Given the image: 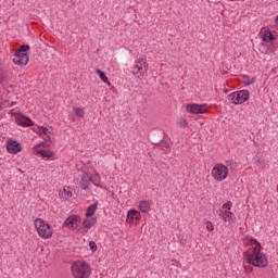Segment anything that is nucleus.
<instances>
[{
    "label": "nucleus",
    "instance_id": "1",
    "mask_svg": "<svg viewBox=\"0 0 278 278\" xmlns=\"http://www.w3.org/2000/svg\"><path fill=\"white\" fill-rule=\"evenodd\" d=\"M249 242L250 244H255V247L244 252L247 262L256 268H266L268 266V260L264 253H261L262 245L254 238H250Z\"/></svg>",
    "mask_w": 278,
    "mask_h": 278
},
{
    "label": "nucleus",
    "instance_id": "2",
    "mask_svg": "<svg viewBox=\"0 0 278 278\" xmlns=\"http://www.w3.org/2000/svg\"><path fill=\"white\" fill-rule=\"evenodd\" d=\"M71 270L75 278H90V275H92L90 265L84 261H76L72 263Z\"/></svg>",
    "mask_w": 278,
    "mask_h": 278
},
{
    "label": "nucleus",
    "instance_id": "3",
    "mask_svg": "<svg viewBox=\"0 0 278 278\" xmlns=\"http://www.w3.org/2000/svg\"><path fill=\"white\" fill-rule=\"evenodd\" d=\"M147 73H149V63L144 58H139L135 61L132 65V75L137 79H144L147 77Z\"/></svg>",
    "mask_w": 278,
    "mask_h": 278
},
{
    "label": "nucleus",
    "instance_id": "4",
    "mask_svg": "<svg viewBox=\"0 0 278 278\" xmlns=\"http://www.w3.org/2000/svg\"><path fill=\"white\" fill-rule=\"evenodd\" d=\"M35 228L37 230V233L40 238H43V240H49L53 236V228L45 219L42 218H36L34 222Z\"/></svg>",
    "mask_w": 278,
    "mask_h": 278
},
{
    "label": "nucleus",
    "instance_id": "5",
    "mask_svg": "<svg viewBox=\"0 0 278 278\" xmlns=\"http://www.w3.org/2000/svg\"><path fill=\"white\" fill-rule=\"evenodd\" d=\"M249 97H251V93H249V90H240L232 92L228 96L229 101L233 103V105H240L244 103L245 101H249Z\"/></svg>",
    "mask_w": 278,
    "mask_h": 278
},
{
    "label": "nucleus",
    "instance_id": "6",
    "mask_svg": "<svg viewBox=\"0 0 278 278\" xmlns=\"http://www.w3.org/2000/svg\"><path fill=\"white\" fill-rule=\"evenodd\" d=\"M227 175H229V168L220 163L216 164L212 170V176L215 181H225Z\"/></svg>",
    "mask_w": 278,
    "mask_h": 278
},
{
    "label": "nucleus",
    "instance_id": "7",
    "mask_svg": "<svg viewBox=\"0 0 278 278\" xmlns=\"http://www.w3.org/2000/svg\"><path fill=\"white\" fill-rule=\"evenodd\" d=\"M186 110L190 114H205V112H207V105L206 104H187Z\"/></svg>",
    "mask_w": 278,
    "mask_h": 278
},
{
    "label": "nucleus",
    "instance_id": "8",
    "mask_svg": "<svg viewBox=\"0 0 278 278\" xmlns=\"http://www.w3.org/2000/svg\"><path fill=\"white\" fill-rule=\"evenodd\" d=\"M79 223H81V218L79 216L72 215L65 219L63 227L75 230L79 227Z\"/></svg>",
    "mask_w": 278,
    "mask_h": 278
},
{
    "label": "nucleus",
    "instance_id": "9",
    "mask_svg": "<svg viewBox=\"0 0 278 278\" xmlns=\"http://www.w3.org/2000/svg\"><path fill=\"white\" fill-rule=\"evenodd\" d=\"M15 121L17 125H21L22 127H31L34 125V122L31 119L21 113H14Z\"/></svg>",
    "mask_w": 278,
    "mask_h": 278
},
{
    "label": "nucleus",
    "instance_id": "10",
    "mask_svg": "<svg viewBox=\"0 0 278 278\" xmlns=\"http://www.w3.org/2000/svg\"><path fill=\"white\" fill-rule=\"evenodd\" d=\"M7 151H9V153H12L13 155H16V153H21V143H18V141L16 140H9L7 142Z\"/></svg>",
    "mask_w": 278,
    "mask_h": 278
},
{
    "label": "nucleus",
    "instance_id": "11",
    "mask_svg": "<svg viewBox=\"0 0 278 278\" xmlns=\"http://www.w3.org/2000/svg\"><path fill=\"white\" fill-rule=\"evenodd\" d=\"M90 184H92V177L89 176L88 173H84L79 181V188H81V190H88Z\"/></svg>",
    "mask_w": 278,
    "mask_h": 278
},
{
    "label": "nucleus",
    "instance_id": "12",
    "mask_svg": "<svg viewBox=\"0 0 278 278\" xmlns=\"http://www.w3.org/2000/svg\"><path fill=\"white\" fill-rule=\"evenodd\" d=\"M12 79V73L0 67V86H5Z\"/></svg>",
    "mask_w": 278,
    "mask_h": 278
},
{
    "label": "nucleus",
    "instance_id": "13",
    "mask_svg": "<svg viewBox=\"0 0 278 278\" xmlns=\"http://www.w3.org/2000/svg\"><path fill=\"white\" fill-rule=\"evenodd\" d=\"M13 62L17 66H27V64L29 63V55L14 56Z\"/></svg>",
    "mask_w": 278,
    "mask_h": 278
},
{
    "label": "nucleus",
    "instance_id": "14",
    "mask_svg": "<svg viewBox=\"0 0 278 278\" xmlns=\"http://www.w3.org/2000/svg\"><path fill=\"white\" fill-rule=\"evenodd\" d=\"M135 220H140V212L130 210L127 214V223L131 225L135 223Z\"/></svg>",
    "mask_w": 278,
    "mask_h": 278
},
{
    "label": "nucleus",
    "instance_id": "15",
    "mask_svg": "<svg viewBox=\"0 0 278 278\" xmlns=\"http://www.w3.org/2000/svg\"><path fill=\"white\" fill-rule=\"evenodd\" d=\"M153 202L151 200H143L139 203V210L140 212H142L143 214H147L148 212L151 211V204Z\"/></svg>",
    "mask_w": 278,
    "mask_h": 278
},
{
    "label": "nucleus",
    "instance_id": "16",
    "mask_svg": "<svg viewBox=\"0 0 278 278\" xmlns=\"http://www.w3.org/2000/svg\"><path fill=\"white\" fill-rule=\"evenodd\" d=\"M219 216L223 217L224 223H232L233 222V213H231V211H220Z\"/></svg>",
    "mask_w": 278,
    "mask_h": 278
},
{
    "label": "nucleus",
    "instance_id": "17",
    "mask_svg": "<svg viewBox=\"0 0 278 278\" xmlns=\"http://www.w3.org/2000/svg\"><path fill=\"white\" fill-rule=\"evenodd\" d=\"M38 154L47 160H53L55 157V153L51 150H39Z\"/></svg>",
    "mask_w": 278,
    "mask_h": 278
},
{
    "label": "nucleus",
    "instance_id": "18",
    "mask_svg": "<svg viewBox=\"0 0 278 278\" xmlns=\"http://www.w3.org/2000/svg\"><path fill=\"white\" fill-rule=\"evenodd\" d=\"M59 194L61 199H71V197H73V191H71V187H64Z\"/></svg>",
    "mask_w": 278,
    "mask_h": 278
},
{
    "label": "nucleus",
    "instance_id": "19",
    "mask_svg": "<svg viewBox=\"0 0 278 278\" xmlns=\"http://www.w3.org/2000/svg\"><path fill=\"white\" fill-rule=\"evenodd\" d=\"M96 73L100 77L101 81H103V84H108V86H112V83L108 80V76L103 73V71H101L100 68H96Z\"/></svg>",
    "mask_w": 278,
    "mask_h": 278
},
{
    "label": "nucleus",
    "instance_id": "20",
    "mask_svg": "<svg viewBox=\"0 0 278 278\" xmlns=\"http://www.w3.org/2000/svg\"><path fill=\"white\" fill-rule=\"evenodd\" d=\"M97 205H98V203L96 202V203L91 204L90 206H88L87 212H86V216L88 218H90V216L94 215V213L97 212Z\"/></svg>",
    "mask_w": 278,
    "mask_h": 278
},
{
    "label": "nucleus",
    "instance_id": "21",
    "mask_svg": "<svg viewBox=\"0 0 278 278\" xmlns=\"http://www.w3.org/2000/svg\"><path fill=\"white\" fill-rule=\"evenodd\" d=\"M262 33H264V35H263V41L264 42H270V40H273V33L266 31V28H263Z\"/></svg>",
    "mask_w": 278,
    "mask_h": 278
},
{
    "label": "nucleus",
    "instance_id": "22",
    "mask_svg": "<svg viewBox=\"0 0 278 278\" xmlns=\"http://www.w3.org/2000/svg\"><path fill=\"white\" fill-rule=\"evenodd\" d=\"M39 132L41 136H46V138L51 142V130H49V128L41 127Z\"/></svg>",
    "mask_w": 278,
    "mask_h": 278
},
{
    "label": "nucleus",
    "instance_id": "23",
    "mask_svg": "<svg viewBox=\"0 0 278 278\" xmlns=\"http://www.w3.org/2000/svg\"><path fill=\"white\" fill-rule=\"evenodd\" d=\"M94 223H97V220H94V218H90V219H85L83 222V227H85V229H90Z\"/></svg>",
    "mask_w": 278,
    "mask_h": 278
},
{
    "label": "nucleus",
    "instance_id": "24",
    "mask_svg": "<svg viewBox=\"0 0 278 278\" xmlns=\"http://www.w3.org/2000/svg\"><path fill=\"white\" fill-rule=\"evenodd\" d=\"M177 127H180V129H184L188 127V122L184 118H179L177 122Z\"/></svg>",
    "mask_w": 278,
    "mask_h": 278
},
{
    "label": "nucleus",
    "instance_id": "25",
    "mask_svg": "<svg viewBox=\"0 0 278 278\" xmlns=\"http://www.w3.org/2000/svg\"><path fill=\"white\" fill-rule=\"evenodd\" d=\"M74 110H75L76 116H78V118H84V116L86 115V112L81 108H76Z\"/></svg>",
    "mask_w": 278,
    "mask_h": 278
},
{
    "label": "nucleus",
    "instance_id": "26",
    "mask_svg": "<svg viewBox=\"0 0 278 278\" xmlns=\"http://www.w3.org/2000/svg\"><path fill=\"white\" fill-rule=\"evenodd\" d=\"M17 51H20V53L21 52L22 53H27V51H29V46L23 45V46L20 47V49Z\"/></svg>",
    "mask_w": 278,
    "mask_h": 278
},
{
    "label": "nucleus",
    "instance_id": "27",
    "mask_svg": "<svg viewBox=\"0 0 278 278\" xmlns=\"http://www.w3.org/2000/svg\"><path fill=\"white\" fill-rule=\"evenodd\" d=\"M256 166H260L261 168H266L267 164L265 160H258L256 161Z\"/></svg>",
    "mask_w": 278,
    "mask_h": 278
},
{
    "label": "nucleus",
    "instance_id": "28",
    "mask_svg": "<svg viewBox=\"0 0 278 278\" xmlns=\"http://www.w3.org/2000/svg\"><path fill=\"white\" fill-rule=\"evenodd\" d=\"M232 205L233 204L231 203V201H228L227 203L223 204V210H226V212H229Z\"/></svg>",
    "mask_w": 278,
    "mask_h": 278
},
{
    "label": "nucleus",
    "instance_id": "29",
    "mask_svg": "<svg viewBox=\"0 0 278 278\" xmlns=\"http://www.w3.org/2000/svg\"><path fill=\"white\" fill-rule=\"evenodd\" d=\"M206 229L207 231H214V224H212V222H206Z\"/></svg>",
    "mask_w": 278,
    "mask_h": 278
},
{
    "label": "nucleus",
    "instance_id": "30",
    "mask_svg": "<svg viewBox=\"0 0 278 278\" xmlns=\"http://www.w3.org/2000/svg\"><path fill=\"white\" fill-rule=\"evenodd\" d=\"M89 248L91 249V251H97V243L94 241H90Z\"/></svg>",
    "mask_w": 278,
    "mask_h": 278
},
{
    "label": "nucleus",
    "instance_id": "31",
    "mask_svg": "<svg viewBox=\"0 0 278 278\" xmlns=\"http://www.w3.org/2000/svg\"><path fill=\"white\" fill-rule=\"evenodd\" d=\"M23 55H27L26 52H21L20 50H16L15 58H23Z\"/></svg>",
    "mask_w": 278,
    "mask_h": 278
},
{
    "label": "nucleus",
    "instance_id": "32",
    "mask_svg": "<svg viewBox=\"0 0 278 278\" xmlns=\"http://www.w3.org/2000/svg\"><path fill=\"white\" fill-rule=\"evenodd\" d=\"M96 177L98 178V181H101V176L99 174H96Z\"/></svg>",
    "mask_w": 278,
    "mask_h": 278
},
{
    "label": "nucleus",
    "instance_id": "33",
    "mask_svg": "<svg viewBox=\"0 0 278 278\" xmlns=\"http://www.w3.org/2000/svg\"><path fill=\"white\" fill-rule=\"evenodd\" d=\"M251 84H253V80L248 81L247 86H251Z\"/></svg>",
    "mask_w": 278,
    "mask_h": 278
},
{
    "label": "nucleus",
    "instance_id": "34",
    "mask_svg": "<svg viewBox=\"0 0 278 278\" xmlns=\"http://www.w3.org/2000/svg\"><path fill=\"white\" fill-rule=\"evenodd\" d=\"M93 186H97V188H100L101 186L97 185L96 182H93Z\"/></svg>",
    "mask_w": 278,
    "mask_h": 278
},
{
    "label": "nucleus",
    "instance_id": "35",
    "mask_svg": "<svg viewBox=\"0 0 278 278\" xmlns=\"http://www.w3.org/2000/svg\"><path fill=\"white\" fill-rule=\"evenodd\" d=\"M17 170H18V173H22V174H23V169L18 168Z\"/></svg>",
    "mask_w": 278,
    "mask_h": 278
},
{
    "label": "nucleus",
    "instance_id": "36",
    "mask_svg": "<svg viewBox=\"0 0 278 278\" xmlns=\"http://www.w3.org/2000/svg\"><path fill=\"white\" fill-rule=\"evenodd\" d=\"M11 105H14V102H12Z\"/></svg>",
    "mask_w": 278,
    "mask_h": 278
}]
</instances>
